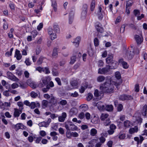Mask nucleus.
Wrapping results in <instances>:
<instances>
[{
  "instance_id": "3c124183",
  "label": "nucleus",
  "mask_w": 147,
  "mask_h": 147,
  "mask_svg": "<svg viewBox=\"0 0 147 147\" xmlns=\"http://www.w3.org/2000/svg\"><path fill=\"white\" fill-rule=\"evenodd\" d=\"M129 27L135 30H136L137 29L136 26L134 24H129Z\"/></svg>"
},
{
  "instance_id": "393cba45",
  "label": "nucleus",
  "mask_w": 147,
  "mask_h": 147,
  "mask_svg": "<svg viewBox=\"0 0 147 147\" xmlns=\"http://www.w3.org/2000/svg\"><path fill=\"white\" fill-rule=\"evenodd\" d=\"M122 79H121L119 80V81H117L114 82V84L117 90H119V89L120 87L119 86L122 83Z\"/></svg>"
},
{
  "instance_id": "412c9836",
  "label": "nucleus",
  "mask_w": 147,
  "mask_h": 147,
  "mask_svg": "<svg viewBox=\"0 0 147 147\" xmlns=\"http://www.w3.org/2000/svg\"><path fill=\"white\" fill-rule=\"evenodd\" d=\"M53 31L56 33H59L60 32V28L59 25L56 24H54L53 25Z\"/></svg>"
},
{
  "instance_id": "4d7b16f0",
  "label": "nucleus",
  "mask_w": 147,
  "mask_h": 147,
  "mask_svg": "<svg viewBox=\"0 0 147 147\" xmlns=\"http://www.w3.org/2000/svg\"><path fill=\"white\" fill-rule=\"evenodd\" d=\"M90 49H88V50L87 51V52H88V55L90 56H92V48H91V44H90Z\"/></svg>"
},
{
  "instance_id": "bb28decb",
  "label": "nucleus",
  "mask_w": 147,
  "mask_h": 147,
  "mask_svg": "<svg viewBox=\"0 0 147 147\" xmlns=\"http://www.w3.org/2000/svg\"><path fill=\"white\" fill-rule=\"evenodd\" d=\"M80 108L82 109V111L83 112H85L88 109L87 105L85 104H83L82 105L80 106Z\"/></svg>"
},
{
  "instance_id": "f704fd0d",
  "label": "nucleus",
  "mask_w": 147,
  "mask_h": 147,
  "mask_svg": "<svg viewBox=\"0 0 147 147\" xmlns=\"http://www.w3.org/2000/svg\"><path fill=\"white\" fill-rule=\"evenodd\" d=\"M123 109V106L121 104H119L117 107V111L120 112Z\"/></svg>"
},
{
  "instance_id": "603ef678",
  "label": "nucleus",
  "mask_w": 147,
  "mask_h": 147,
  "mask_svg": "<svg viewBox=\"0 0 147 147\" xmlns=\"http://www.w3.org/2000/svg\"><path fill=\"white\" fill-rule=\"evenodd\" d=\"M130 121L128 120L125 121L124 123V124L125 127H128L130 126L129 122Z\"/></svg>"
},
{
  "instance_id": "b1692460",
  "label": "nucleus",
  "mask_w": 147,
  "mask_h": 147,
  "mask_svg": "<svg viewBox=\"0 0 147 147\" xmlns=\"http://www.w3.org/2000/svg\"><path fill=\"white\" fill-rule=\"evenodd\" d=\"M105 108L106 110L108 111H112L113 109V106L112 105H107Z\"/></svg>"
},
{
  "instance_id": "052dcab7",
  "label": "nucleus",
  "mask_w": 147,
  "mask_h": 147,
  "mask_svg": "<svg viewBox=\"0 0 147 147\" xmlns=\"http://www.w3.org/2000/svg\"><path fill=\"white\" fill-rule=\"evenodd\" d=\"M55 80L57 82L58 85L59 86L61 85V83L60 79L59 78H55Z\"/></svg>"
},
{
  "instance_id": "680f3d73",
  "label": "nucleus",
  "mask_w": 147,
  "mask_h": 147,
  "mask_svg": "<svg viewBox=\"0 0 147 147\" xmlns=\"http://www.w3.org/2000/svg\"><path fill=\"white\" fill-rule=\"evenodd\" d=\"M125 26L124 24L122 25L120 29V32H121L123 33L125 30Z\"/></svg>"
},
{
  "instance_id": "c85d7f7f",
  "label": "nucleus",
  "mask_w": 147,
  "mask_h": 147,
  "mask_svg": "<svg viewBox=\"0 0 147 147\" xmlns=\"http://www.w3.org/2000/svg\"><path fill=\"white\" fill-rule=\"evenodd\" d=\"M133 0H128L127 1V3L126 5V6L129 7L131 6L134 3Z\"/></svg>"
},
{
  "instance_id": "4be33fe9",
  "label": "nucleus",
  "mask_w": 147,
  "mask_h": 147,
  "mask_svg": "<svg viewBox=\"0 0 147 147\" xmlns=\"http://www.w3.org/2000/svg\"><path fill=\"white\" fill-rule=\"evenodd\" d=\"M80 37H77L74 40L73 43L75 44V45L76 47H78L80 41Z\"/></svg>"
},
{
  "instance_id": "aec40b11",
  "label": "nucleus",
  "mask_w": 147,
  "mask_h": 147,
  "mask_svg": "<svg viewBox=\"0 0 147 147\" xmlns=\"http://www.w3.org/2000/svg\"><path fill=\"white\" fill-rule=\"evenodd\" d=\"M147 105L145 104L143 107L141 113L142 115L147 117Z\"/></svg>"
},
{
  "instance_id": "58836bf2",
  "label": "nucleus",
  "mask_w": 147,
  "mask_h": 147,
  "mask_svg": "<svg viewBox=\"0 0 147 147\" xmlns=\"http://www.w3.org/2000/svg\"><path fill=\"white\" fill-rule=\"evenodd\" d=\"M17 105L20 107L19 109H22V110L23 109H24L23 102L22 101L18 102H17Z\"/></svg>"
},
{
  "instance_id": "c9c22d12",
  "label": "nucleus",
  "mask_w": 147,
  "mask_h": 147,
  "mask_svg": "<svg viewBox=\"0 0 147 147\" xmlns=\"http://www.w3.org/2000/svg\"><path fill=\"white\" fill-rule=\"evenodd\" d=\"M52 6L53 8V9L55 11H56L57 10V4L55 1H53L52 3Z\"/></svg>"
},
{
  "instance_id": "4468645a",
  "label": "nucleus",
  "mask_w": 147,
  "mask_h": 147,
  "mask_svg": "<svg viewBox=\"0 0 147 147\" xmlns=\"http://www.w3.org/2000/svg\"><path fill=\"white\" fill-rule=\"evenodd\" d=\"M67 117V114L65 112H63L62 113L61 116H59L58 120L59 122H63L65 120Z\"/></svg>"
},
{
  "instance_id": "37998d69",
  "label": "nucleus",
  "mask_w": 147,
  "mask_h": 147,
  "mask_svg": "<svg viewBox=\"0 0 147 147\" xmlns=\"http://www.w3.org/2000/svg\"><path fill=\"white\" fill-rule=\"evenodd\" d=\"M41 49L40 47L37 46L36 49V55H38L40 52Z\"/></svg>"
},
{
  "instance_id": "4c0bfd02",
  "label": "nucleus",
  "mask_w": 147,
  "mask_h": 147,
  "mask_svg": "<svg viewBox=\"0 0 147 147\" xmlns=\"http://www.w3.org/2000/svg\"><path fill=\"white\" fill-rule=\"evenodd\" d=\"M125 136V134H122L121 132H120L119 134L118 137L119 139L122 140L124 139Z\"/></svg>"
},
{
  "instance_id": "5701e85b",
  "label": "nucleus",
  "mask_w": 147,
  "mask_h": 147,
  "mask_svg": "<svg viewBox=\"0 0 147 147\" xmlns=\"http://www.w3.org/2000/svg\"><path fill=\"white\" fill-rule=\"evenodd\" d=\"M72 124V122L69 121H67L65 122V127L67 130H69Z\"/></svg>"
},
{
  "instance_id": "a18cd8bd",
  "label": "nucleus",
  "mask_w": 147,
  "mask_h": 147,
  "mask_svg": "<svg viewBox=\"0 0 147 147\" xmlns=\"http://www.w3.org/2000/svg\"><path fill=\"white\" fill-rule=\"evenodd\" d=\"M50 37L51 39L52 40H54L55 38H57V36L56 34V33H53L52 34H51L50 35Z\"/></svg>"
},
{
  "instance_id": "7c9ffc66",
  "label": "nucleus",
  "mask_w": 147,
  "mask_h": 147,
  "mask_svg": "<svg viewBox=\"0 0 147 147\" xmlns=\"http://www.w3.org/2000/svg\"><path fill=\"white\" fill-rule=\"evenodd\" d=\"M105 78L102 76H98L97 79L98 82H101L105 80Z\"/></svg>"
},
{
  "instance_id": "de8ad7c7",
  "label": "nucleus",
  "mask_w": 147,
  "mask_h": 147,
  "mask_svg": "<svg viewBox=\"0 0 147 147\" xmlns=\"http://www.w3.org/2000/svg\"><path fill=\"white\" fill-rule=\"evenodd\" d=\"M30 96L34 98L38 96V94L37 93L32 91L31 93Z\"/></svg>"
},
{
  "instance_id": "f8f14e48",
  "label": "nucleus",
  "mask_w": 147,
  "mask_h": 147,
  "mask_svg": "<svg viewBox=\"0 0 147 147\" xmlns=\"http://www.w3.org/2000/svg\"><path fill=\"white\" fill-rule=\"evenodd\" d=\"M98 10L97 13V15L98 19L99 20H101L103 18V16L101 12L102 8L100 6L98 7Z\"/></svg>"
},
{
  "instance_id": "f3484780",
  "label": "nucleus",
  "mask_w": 147,
  "mask_h": 147,
  "mask_svg": "<svg viewBox=\"0 0 147 147\" xmlns=\"http://www.w3.org/2000/svg\"><path fill=\"white\" fill-rule=\"evenodd\" d=\"M14 111L13 113V115L15 117H18L20 114L22 112V109L19 110L18 109L16 108H15Z\"/></svg>"
},
{
  "instance_id": "79ce46f5",
  "label": "nucleus",
  "mask_w": 147,
  "mask_h": 147,
  "mask_svg": "<svg viewBox=\"0 0 147 147\" xmlns=\"http://www.w3.org/2000/svg\"><path fill=\"white\" fill-rule=\"evenodd\" d=\"M70 84L71 85L73 86H77L78 84V82L76 80H74L71 81Z\"/></svg>"
},
{
  "instance_id": "e433bc0d",
  "label": "nucleus",
  "mask_w": 147,
  "mask_h": 147,
  "mask_svg": "<svg viewBox=\"0 0 147 147\" xmlns=\"http://www.w3.org/2000/svg\"><path fill=\"white\" fill-rule=\"evenodd\" d=\"M87 12L86 11H82L81 14V18L82 19H84L86 16Z\"/></svg>"
},
{
  "instance_id": "9d476101",
  "label": "nucleus",
  "mask_w": 147,
  "mask_h": 147,
  "mask_svg": "<svg viewBox=\"0 0 147 147\" xmlns=\"http://www.w3.org/2000/svg\"><path fill=\"white\" fill-rule=\"evenodd\" d=\"M108 65L111 69H115L118 67V63L117 61L114 60Z\"/></svg>"
},
{
  "instance_id": "2eb2a0df",
  "label": "nucleus",
  "mask_w": 147,
  "mask_h": 147,
  "mask_svg": "<svg viewBox=\"0 0 147 147\" xmlns=\"http://www.w3.org/2000/svg\"><path fill=\"white\" fill-rule=\"evenodd\" d=\"M14 57H16L17 59L19 60L21 59L22 56L20 53V51L16 49V50Z\"/></svg>"
},
{
  "instance_id": "dca6fc26",
  "label": "nucleus",
  "mask_w": 147,
  "mask_h": 147,
  "mask_svg": "<svg viewBox=\"0 0 147 147\" xmlns=\"http://www.w3.org/2000/svg\"><path fill=\"white\" fill-rule=\"evenodd\" d=\"M100 121L99 118L97 115L94 114L93 118H92V123L96 124L98 123Z\"/></svg>"
},
{
  "instance_id": "338daca9",
  "label": "nucleus",
  "mask_w": 147,
  "mask_h": 147,
  "mask_svg": "<svg viewBox=\"0 0 147 147\" xmlns=\"http://www.w3.org/2000/svg\"><path fill=\"white\" fill-rule=\"evenodd\" d=\"M48 34L50 35L52 34L53 32L52 28L51 27H49L48 29Z\"/></svg>"
},
{
  "instance_id": "72a5a7b5",
  "label": "nucleus",
  "mask_w": 147,
  "mask_h": 147,
  "mask_svg": "<svg viewBox=\"0 0 147 147\" xmlns=\"http://www.w3.org/2000/svg\"><path fill=\"white\" fill-rule=\"evenodd\" d=\"M78 127L72 123L71 127H70L69 130H70L74 131L76 130L77 129Z\"/></svg>"
},
{
  "instance_id": "a211bd4d",
  "label": "nucleus",
  "mask_w": 147,
  "mask_h": 147,
  "mask_svg": "<svg viewBox=\"0 0 147 147\" xmlns=\"http://www.w3.org/2000/svg\"><path fill=\"white\" fill-rule=\"evenodd\" d=\"M30 106L31 109H33L36 107H39L40 105L39 103L37 102H32L30 103Z\"/></svg>"
},
{
  "instance_id": "9b49d317",
  "label": "nucleus",
  "mask_w": 147,
  "mask_h": 147,
  "mask_svg": "<svg viewBox=\"0 0 147 147\" xmlns=\"http://www.w3.org/2000/svg\"><path fill=\"white\" fill-rule=\"evenodd\" d=\"M74 12L72 10L70 11L69 13V23L71 24L73 21Z\"/></svg>"
},
{
  "instance_id": "0eeeda50",
  "label": "nucleus",
  "mask_w": 147,
  "mask_h": 147,
  "mask_svg": "<svg viewBox=\"0 0 147 147\" xmlns=\"http://www.w3.org/2000/svg\"><path fill=\"white\" fill-rule=\"evenodd\" d=\"M7 75L8 78L12 81H17L19 80L12 73L9 71H8L7 73Z\"/></svg>"
},
{
  "instance_id": "69168bd1",
  "label": "nucleus",
  "mask_w": 147,
  "mask_h": 147,
  "mask_svg": "<svg viewBox=\"0 0 147 147\" xmlns=\"http://www.w3.org/2000/svg\"><path fill=\"white\" fill-rule=\"evenodd\" d=\"M70 96L73 97H76L78 96L79 94L76 92H75L74 93H72L70 94Z\"/></svg>"
},
{
  "instance_id": "473e14b6",
  "label": "nucleus",
  "mask_w": 147,
  "mask_h": 147,
  "mask_svg": "<svg viewBox=\"0 0 147 147\" xmlns=\"http://www.w3.org/2000/svg\"><path fill=\"white\" fill-rule=\"evenodd\" d=\"M52 73L53 76H57L58 75V73L56 69L54 68L52 69Z\"/></svg>"
},
{
  "instance_id": "20e7f679",
  "label": "nucleus",
  "mask_w": 147,
  "mask_h": 147,
  "mask_svg": "<svg viewBox=\"0 0 147 147\" xmlns=\"http://www.w3.org/2000/svg\"><path fill=\"white\" fill-rule=\"evenodd\" d=\"M119 99L121 100H132L133 99V97L131 95L128 94H124L120 95L119 97Z\"/></svg>"
},
{
  "instance_id": "a878e982",
  "label": "nucleus",
  "mask_w": 147,
  "mask_h": 147,
  "mask_svg": "<svg viewBox=\"0 0 147 147\" xmlns=\"http://www.w3.org/2000/svg\"><path fill=\"white\" fill-rule=\"evenodd\" d=\"M59 51V49L58 48H55L53 49L52 55L53 56L55 57H57L58 55V52Z\"/></svg>"
},
{
  "instance_id": "6e6552de",
  "label": "nucleus",
  "mask_w": 147,
  "mask_h": 147,
  "mask_svg": "<svg viewBox=\"0 0 147 147\" xmlns=\"http://www.w3.org/2000/svg\"><path fill=\"white\" fill-rule=\"evenodd\" d=\"M88 83L86 82H84L81 84L80 88L79 89L80 92L81 93H83L85 90L87 88L88 86Z\"/></svg>"
},
{
  "instance_id": "ddd939ff",
  "label": "nucleus",
  "mask_w": 147,
  "mask_h": 147,
  "mask_svg": "<svg viewBox=\"0 0 147 147\" xmlns=\"http://www.w3.org/2000/svg\"><path fill=\"white\" fill-rule=\"evenodd\" d=\"M134 38L138 45H139L141 44L143 42V39H142L141 37L138 35H135L134 36Z\"/></svg>"
},
{
  "instance_id": "7ed1b4c3",
  "label": "nucleus",
  "mask_w": 147,
  "mask_h": 147,
  "mask_svg": "<svg viewBox=\"0 0 147 147\" xmlns=\"http://www.w3.org/2000/svg\"><path fill=\"white\" fill-rule=\"evenodd\" d=\"M125 55L127 59L131 60L133 58L134 55V50L132 48L131 49H128L126 51Z\"/></svg>"
},
{
  "instance_id": "423d86ee",
  "label": "nucleus",
  "mask_w": 147,
  "mask_h": 147,
  "mask_svg": "<svg viewBox=\"0 0 147 147\" xmlns=\"http://www.w3.org/2000/svg\"><path fill=\"white\" fill-rule=\"evenodd\" d=\"M12 127L16 131L19 129L23 130L26 129V127L21 123H18L15 125H13L12 126Z\"/></svg>"
},
{
  "instance_id": "f03ea898",
  "label": "nucleus",
  "mask_w": 147,
  "mask_h": 147,
  "mask_svg": "<svg viewBox=\"0 0 147 147\" xmlns=\"http://www.w3.org/2000/svg\"><path fill=\"white\" fill-rule=\"evenodd\" d=\"M51 78L49 76L43 78L40 80L38 84V86L39 88H42L46 86L51 80Z\"/></svg>"
},
{
  "instance_id": "09e8293b",
  "label": "nucleus",
  "mask_w": 147,
  "mask_h": 147,
  "mask_svg": "<svg viewBox=\"0 0 147 147\" xmlns=\"http://www.w3.org/2000/svg\"><path fill=\"white\" fill-rule=\"evenodd\" d=\"M98 108L100 111L106 110L105 107L104 105L100 106H98Z\"/></svg>"
},
{
  "instance_id": "13d9d810",
  "label": "nucleus",
  "mask_w": 147,
  "mask_h": 147,
  "mask_svg": "<svg viewBox=\"0 0 147 147\" xmlns=\"http://www.w3.org/2000/svg\"><path fill=\"white\" fill-rule=\"evenodd\" d=\"M88 8V6L86 4H84L83 5L82 8V11H86L87 12V9Z\"/></svg>"
},
{
  "instance_id": "6e6d98bb",
  "label": "nucleus",
  "mask_w": 147,
  "mask_h": 147,
  "mask_svg": "<svg viewBox=\"0 0 147 147\" xmlns=\"http://www.w3.org/2000/svg\"><path fill=\"white\" fill-rule=\"evenodd\" d=\"M123 67L125 69H127L129 65L127 64V63L125 62H123V63L122 64Z\"/></svg>"
},
{
  "instance_id": "bf43d9fd",
  "label": "nucleus",
  "mask_w": 147,
  "mask_h": 147,
  "mask_svg": "<svg viewBox=\"0 0 147 147\" xmlns=\"http://www.w3.org/2000/svg\"><path fill=\"white\" fill-rule=\"evenodd\" d=\"M37 32L36 30H34L31 33L32 36L34 38L37 35Z\"/></svg>"
},
{
  "instance_id": "2f4dec72",
  "label": "nucleus",
  "mask_w": 147,
  "mask_h": 147,
  "mask_svg": "<svg viewBox=\"0 0 147 147\" xmlns=\"http://www.w3.org/2000/svg\"><path fill=\"white\" fill-rule=\"evenodd\" d=\"M94 42L95 47H98L99 45V41L98 38H96L94 39Z\"/></svg>"
},
{
  "instance_id": "6ab92c4d",
  "label": "nucleus",
  "mask_w": 147,
  "mask_h": 147,
  "mask_svg": "<svg viewBox=\"0 0 147 147\" xmlns=\"http://www.w3.org/2000/svg\"><path fill=\"white\" fill-rule=\"evenodd\" d=\"M113 56L112 55H109L108 57L106 59V62L107 63L110 64L113 61Z\"/></svg>"
},
{
  "instance_id": "f257e3e1",
  "label": "nucleus",
  "mask_w": 147,
  "mask_h": 147,
  "mask_svg": "<svg viewBox=\"0 0 147 147\" xmlns=\"http://www.w3.org/2000/svg\"><path fill=\"white\" fill-rule=\"evenodd\" d=\"M100 89L103 92L111 94L114 92V86L111 83V79H107L105 82L102 84L100 87Z\"/></svg>"
},
{
  "instance_id": "a19ab883",
  "label": "nucleus",
  "mask_w": 147,
  "mask_h": 147,
  "mask_svg": "<svg viewBox=\"0 0 147 147\" xmlns=\"http://www.w3.org/2000/svg\"><path fill=\"white\" fill-rule=\"evenodd\" d=\"M134 13L135 16L138 17V16L140 15V11L136 9H134Z\"/></svg>"
},
{
  "instance_id": "ea45409f",
  "label": "nucleus",
  "mask_w": 147,
  "mask_h": 147,
  "mask_svg": "<svg viewBox=\"0 0 147 147\" xmlns=\"http://www.w3.org/2000/svg\"><path fill=\"white\" fill-rule=\"evenodd\" d=\"M101 26H100L98 27H96V28L98 32L102 33L103 32V28Z\"/></svg>"
},
{
  "instance_id": "e2e57ef3",
  "label": "nucleus",
  "mask_w": 147,
  "mask_h": 147,
  "mask_svg": "<svg viewBox=\"0 0 147 147\" xmlns=\"http://www.w3.org/2000/svg\"><path fill=\"white\" fill-rule=\"evenodd\" d=\"M3 106H6L7 107H9L10 106L11 103L10 102H5L4 103H2V104Z\"/></svg>"
},
{
  "instance_id": "0e129e2a",
  "label": "nucleus",
  "mask_w": 147,
  "mask_h": 147,
  "mask_svg": "<svg viewBox=\"0 0 147 147\" xmlns=\"http://www.w3.org/2000/svg\"><path fill=\"white\" fill-rule=\"evenodd\" d=\"M85 117L84 114L83 112H81L78 115L80 119H83Z\"/></svg>"
},
{
  "instance_id": "cd10ccee",
  "label": "nucleus",
  "mask_w": 147,
  "mask_h": 147,
  "mask_svg": "<svg viewBox=\"0 0 147 147\" xmlns=\"http://www.w3.org/2000/svg\"><path fill=\"white\" fill-rule=\"evenodd\" d=\"M115 76L116 78L117 79V81H119V80H121V75L119 71H117L115 73Z\"/></svg>"
},
{
  "instance_id": "8fccbe9b",
  "label": "nucleus",
  "mask_w": 147,
  "mask_h": 147,
  "mask_svg": "<svg viewBox=\"0 0 147 147\" xmlns=\"http://www.w3.org/2000/svg\"><path fill=\"white\" fill-rule=\"evenodd\" d=\"M139 85L138 84H136L135 86V91L136 92H138L139 91Z\"/></svg>"
},
{
  "instance_id": "5fc2aeb1",
  "label": "nucleus",
  "mask_w": 147,
  "mask_h": 147,
  "mask_svg": "<svg viewBox=\"0 0 147 147\" xmlns=\"http://www.w3.org/2000/svg\"><path fill=\"white\" fill-rule=\"evenodd\" d=\"M11 88L13 89H14L18 87L19 85L18 84L16 83H13L11 85Z\"/></svg>"
},
{
  "instance_id": "1a4fd4ad",
  "label": "nucleus",
  "mask_w": 147,
  "mask_h": 147,
  "mask_svg": "<svg viewBox=\"0 0 147 147\" xmlns=\"http://www.w3.org/2000/svg\"><path fill=\"white\" fill-rule=\"evenodd\" d=\"M51 121V119L49 118L47 121L41 122L39 123L38 125L40 127H47Z\"/></svg>"
},
{
  "instance_id": "c03bdc74",
  "label": "nucleus",
  "mask_w": 147,
  "mask_h": 147,
  "mask_svg": "<svg viewBox=\"0 0 147 147\" xmlns=\"http://www.w3.org/2000/svg\"><path fill=\"white\" fill-rule=\"evenodd\" d=\"M70 130H67L66 132V136L68 138H70L71 136V133Z\"/></svg>"
},
{
  "instance_id": "39448f33",
  "label": "nucleus",
  "mask_w": 147,
  "mask_h": 147,
  "mask_svg": "<svg viewBox=\"0 0 147 147\" xmlns=\"http://www.w3.org/2000/svg\"><path fill=\"white\" fill-rule=\"evenodd\" d=\"M111 69L109 65H107L105 67L102 69L99 68L98 69V73L100 74H106L109 72Z\"/></svg>"
},
{
  "instance_id": "c756f323",
  "label": "nucleus",
  "mask_w": 147,
  "mask_h": 147,
  "mask_svg": "<svg viewBox=\"0 0 147 147\" xmlns=\"http://www.w3.org/2000/svg\"><path fill=\"white\" fill-rule=\"evenodd\" d=\"M76 56L74 55L71 57V61L70 63L71 64H73L76 61Z\"/></svg>"
},
{
  "instance_id": "774afa93",
  "label": "nucleus",
  "mask_w": 147,
  "mask_h": 147,
  "mask_svg": "<svg viewBox=\"0 0 147 147\" xmlns=\"http://www.w3.org/2000/svg\"><path fill=\"white\" fill-rule=\"evenodd\" d=\"M48 103L47 101L46 100H44L42 101V105L43 106H45V107H47Z\"/></svg>"
},
{
  "instance_id": "49530a36",
  "label": "nucleus",
  "mask_w": 147,
  "mask_h": 147,
  "mask_svg": "<svg viewBox=\"0 0 147 147\" xmlns=\"http://www.w3.org/2000/svg\"><path fill=\"white\" fill-rule=\"evenodd\" d=\"M9 6L11 10H15V5L13 3L11 2L9 4Z\"/></svg>"
},
{
  "instance_id": "864d4df0",
  "label": "nucleus",
  "mask_w": 147,
  "mask_h": 147,
  "mask_svg": "<svg viewBox=\"0 0 147 147\" xmlns=\"http://www.w3.org/2000/svg\"><path fill=\"white\" fill-rule=\"evenodd\" d=\"M50 89L49 86L46 85V88H45L42 89V91L44 92H46L49 91Z\"/></svg>"
}]
</instances>
